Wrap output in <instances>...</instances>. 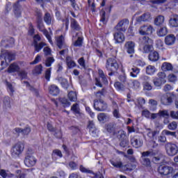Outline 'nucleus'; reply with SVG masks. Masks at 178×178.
<instances>
[{
	"instance_id": "58836bf2",
	"label": "nucleus",
	"mask_w": 178,
	"mask_h": 178,
	"mask_svg": "<svg viewBox=\"0 0 178 178\" xmlns=\"http://www.w3.org/2000/svg\"><path fill=\"white\" fill-rule=\"evenodd\" d=\"M163 22H165V17L163 15H159L154 19V24L156 26H161V24H163Z\"/></svg>"
},
{
	"instance_id": "5701e85b",
	"label": "nucleus",
	"mask_w": 178,
	"mask_h": 178,
	"mask_svg": "<svg viewBox=\"0 0 178 178\" xmlns=\"http://www.w3.org/2000/svg\"><path fill=\"white\" fill-rule=\"evenodd\" d=\"M56 44L59 49L65 48L66 46H67L65 42V37H63L62 35L56 38Z\"/></svg>"
},
{
	"instance_id": "2eb2a0df",
	"label": "nucleus",
	"mask_w": 178,
	"mask_h": 178,
	"mask_svg": "<svg viewBox=\"0 0 178 178\" xmlns=\"http://www.w3.org/2000/svg\"><path fill=\"white\" fill-rule=\"evenodd\" d=\"M114 40L115 41V44H122L124 42L125 37L124 34L122 32H115L113 34Z\"/></svg>"
},
{
	"instance_id": "3c124183",
	"label": "nucleus",
	"mask_w": 178,
	"mask_h": 178,
	"mask_svg": "<svg viewBox=\"0 0 178 178\" xmlns=\"http://www.w3.org/2000/svg\"><path fill=\"white\" fill-rule=\"evenodd\" d=\"M33 74H41L42 73V65H36L33 70Z\"/></svg>"
},
{
	"instance_id": "72a5a7b5",
	"label": "nucleus",
	"mask_w": 178,
	"mask_h": 178,
	"mask_svg": "<svg viewBox=\"0 0 178 178\" xmlns=\"http://www.w3.org/2000/svg\"><path fill=\"white\" fill-rule=\"evenodd\" d=\"M106 131L108 133H115L116 129V124L115 122H110L106 126Z\"/></svg>"
},
{
	"instance_id": "ddd939ff",
	"label": "nucleus",
	"mask_w": 178,
	"mask_h": 178,
	"mask_svg": "<svg viewBox=\"0 0 178 178\" xmlns=\"http://www.w3.org/2000/svg\"><path fill=\"white\" fill-rule=\"evenodd\" d=\"M154 44V41L148 36H142L139 38V44L140 47H145V45H150Z\"/></svg>"
},
{
	"instance_id": "c03bdc74",
	"label": "nucleus",
	"mask_w": 178,
	"mask_h": 178,
	"mask_svg": "<svg viewBox=\"0 0 178 178\" xmlns=\"http://www.w3.org/2000/svg\"><path fill=\"white\" fill-rule=\"evenodd\" d=\"M158 80H160V81L163 82L164 84L166 83V74L165 72H159L157 74V77Z\"/></svg>"
},
{
	"instance_id": "4be33fe9",
	"label": "nucleus",
	"mask_w": 178,
	"mask_h": 178,
	"mask_svg": "<svg viewBox=\"0 0 178 178\" xmlns=\"http://www.w3.org/2000/svg\"><path fill=\"white\" fill-rule=\"evenodd\" d=\"M147 131V136L149 138V140H152L155 137H156V135L159 134V131L154 130L152 131L150 128L146 129Z\"/></svg>"
},
{
	"instance_id": "bb28decb",
	"label": "nucleus",
	"mask_w": 178,
	"mask_h": 178,
	"mask_svg": "<svg viewBox=\"0 0 178 178\" xmlns=\"http://www.w3.org/2000/svg\"><path fill=\"white\" fill-rule=\"evenodd\" d=\"M56 80L58 81V83H60V85L63 88H66V90H67L69 87V82L67 81V79H64L63 77H61V76H58L56 79Z\"/></svg>"
},
{
	"instance_id": "b1692460",
	"label": "nucleus",
	"mask_w": 178,
	"mask_h": 178,
	"mask_svg": "<svg viewBox=\"0 0 178 178\" xmlns=\"http://www.w3.org/2000/svg\"><path fill=\"white\" fill-rule=\"evenodd\" d=\"M148 58L151 62H158L159 60V53L157 51H151L148 56Z\"/></svg>"
},
{
	"instance_id": "774afa93",
	"label": "nucleus",
	"mask_w": 178,
	"mask_h": 178,
	"mask_svg": "<svg viewBox=\"0 0 178 178\" xmlns=\"http://www.w3.org/2000/svg\"><path fill=\"white\" fill-rule=\"evenodd\" d=\"M170 118H172V119H177V120H178V111H170Z\"/></svg>"
},
{
	"instance_id": "0e129e2a",
	"label": "nucleus",
	"mask_w": 178,
	"mask_h": 178,
	"mask_svg": "<svg viewBox=\"0 0 178 178\" xmlns=\"http://www.w3.org/2000/svg\"><path fill=\"white\" fill-rule=\"evenodd\" d=\"M41 32L43 33L44 35H45L50 44H52V40L51 39V35H49V33L48 32V31L44 29L41 31Z\"/></svg>"
},
{
	"instance_id": "473e14b6",
	"label": "nucleus",
	"mask_w": 178,
	"mask_h": 178,
	"mask_svg": "<svg viewBox=\"0 0 178 178\" xmlns=\"http://www.w3.org/2000/svg\"><path fill=\"white\" fill-rule=\"evenodd\" d=\"M161 70H163V72L173 70V66L171 63L165 62L162 64Z\"/></svg>"
},
{
	"instance_id": "4468645a",
	"label": "nucleus",
	"mask_w": 178,
	"mask_h": 178,
	"mask_svg": "<svg viewBox=\"0 0 178 178\" xmlns=\"http://www.w3.org/2000/svg\"><path fill=\"white\" fill-rule=\"evenodd\" d=\"M120 138L121 140L120 143V147H122V148H126V147L129 145V138H127V136H126V134H124V131H120Z\"/></svg>"
},
{
	"instance_id": "8fccbe9b",
	"label": "nucleus",
	"mask_w": 178,
	"mask_h": 178,
	"mask_svg": "<svg viewBox=\"0 0 178 178\" xmlns=\"http://www.w3.org/2000/svg\"><path fill=\"white\" fill-rule=\"evenodd\" d=\"M168 130H171L172 131H175L177 129V122L176 121H172L170 122L168 124Z\"/></svg>"
},
{
	"instance_id": "09e8293b",
	"label": "nucleus",
	"mask_w": 178,
	"mask_h": 178,
	"mask_svg": "<svg viewBox=\"0 0 178 178\" xmlns=\"http://www.w3.org/2000/svg\"><path fill=\"white\" fill-rule=\"evenodd\" d=\"M72 45L78 48H81V47H83V38L78 37L77 40L72 43Z\"/></svg>"
},
{
	"instance_id": "e433bc0d",
	"label": "nucleus",
	"mask_w": 178,
	"mask_h": 178,
	"mask_svg": "<svg viewBox=\"0 0 178 178\" xmlns=\"http://www.w3.org/2000/svg\"><path fill=\"white\" fill-rule=\"evenodd\" d=\"M143 54H149L154 51V46L152 44H147L145 46H142Z\"/></svg>"
},
{
	"instance_id": "69168bd1",
	"label": "nucleus",
	"mask_w": 178,
	"mask_h": 178,
	"mask_svg": "<svg viewBox=\"0 0 178 178\" xmlns=\"http://www.w3.org/2000/svg\"><path fill=\"white\" fill-rule=\"evenodd\" d=\"M140 79L142 81L143 84H145V83H149V80H151V78L147 75H142Z\"/></svg>"
},
{
	"instance_id": "0eeeda50",
	"label": "nucleus",
	"mask_w": 178,
	"mask_h": 178,
	"mask_svg": "<svg viewBox=\"0 0 178 178\" xmlns=\"http://www.w3.org/2000/svg\"><path fill=\"white\" fill-rule=\"evenodd\" d=\"M165 148L168 156H175V155L178 154V146L175 143H168L165 144Z\"/></svg>"
},
{
	"instance_id": "ea45409f",
	"label": "nucleus",
	"mask_w": 178,
	"mask_h": 178,
	"mask_svg": "<svg viewBox=\"0 0 178 178\" xmlns=\"http://www.w3.org/2000/svg\"><path fill=\"white\" fill-rule=\"evenodd\" d=\"M66 63L69 69H72V67H76V63L73 60H72V58H70V56L66 57Z\"/></svg>"
},
{
	"instance_id": "f704fd0d",
	"label": "nucleus",
	"mask_w": 178,
	"mask_h": 178,
	"mask_svg": "<svg viewBox=\"0 0 178 178\" xmlns=\"http://www.w3.org/2000/svg\"><path fill=\"white\" fill-rule=\"evenodd\" d=\"M67 97L71 102H76L77 101V93L74 91L69 92Z\"/></svg>"
},
{
	"instance_id": "a211bd4d",
	"label": "nucleus",
	"mask_w": 178,
	"mask_h": 178,
	"mask_svg": "<svg viewBox=\"0 0 178 178\" xmlns=\"http://www.w3.org/2000/svg\"><path fill=\"white\" fill-rule=\"evenodd\" d=\"M149 20H151V13H145L143 15L136 18V22L138 23H141V22H149Z\"/></svg>"
},
{
	"instance_id": "aec40b11",
	"label": "nucleus",
	"mask_w": 178,
	"mask_h": 178,
	"mask_svg": "<svg viewBox=\"0 0 178 178\" xmlns=\"http://www.w3.org/2000/svg\"><path fill=\"white\" fill-rule=\"evenodd\" d=\"M176 42V36L173 34H170L167 36H165L164 42L166 44V45H173L175 42Z\"/></svg>"
},
{
	"instance_id": "5fc2aeb1",
	"label": "nucleus",
	"mask_w": 178,
	"mask_h": 178,
	"mask_svg": "<svg viewBox=\"0 0 178 178\" xmlns=\"http://www.w3.org/2000/svg\"><path fill=\"white\" fill-rule=\"evenodd\" d=\"M114 86L118 90V91H124V85L123 83L117 81L114 83Z\"/></svg>"
},
{
	"instance_id": "9b49d317",
	"label": "nucleus",
	"mask_w": 178,
	"mask_h": 178,
	"mask_svg": "<svg viewBox=\"0 0 178 178\" xmlns=\"http://www.w3.org/2000/svg\"><path fill=\"white\" fill-rule=\"evenodd\" d=\"M154 31V27L151 25H143L139 29L140 35H149Z\"/></svg>"
},
{
	"instance_id": "20e7f679",
	"label": "nucleus",
	"mask_w": 178,
	"mask_h": 178,
	"mask_svg": "<svg viewBox=\"0 0 178 178\" xmlns=\"http://www.w3.org/2000/svg\"><path fill=\"white\" fill-rule=\"evenodd\" d=\"M177 95L175 92L166 93L161 97V102L162 105H170L173 102V99H176Z\"/></svg>"
},
{
	"instance_id": "338daca9",
	"label": "nucleus",
	"mask_w": 178,
	"mask_h": 178,
	"mask_svg": "<svg viewBox=\"0 0 178 178\" xmlns=\"http://www.w3.org/2000/svg\"><path fill=\"white\" fill-rule=\"evenodd\" d=\"M44 79L47 80V81H49L51 79V68H49L46 70L45 74H44Z\"/></svg>"
},
{
	"instance_id": "c9c22d12",
	"label": "nucleus",
	"mask_w": 178,
	"mask_h": 178,
	"mask_svg": "<svg viewBox=\"0 0 178 178\" xmlns=\"http://www.w3.org/2000/svg\"><path fill=\"white\" fill-rule=\"evenodd\" d=\"M98 73L99 77L102 79V83H104V84H108V78H106V75L104 71L102 70H99Z\"/></svg>"
},
{
	"instance_id": "864d4df0",
	"label": "nucleus",
	"mask_w": 178,
	"mask_h": 178,
	"mask_svg": "<svg viewBox=\"0 0 178 178\" xmlns=\"http://www.w3.org/2000/svg\"><path fill=\"white\" fill-rule=\"evenodd\" d=\"M110 163L114 168H117L118 169H120L121 168L123 167V163L122 161H115L113 160H110Z\"/></svg>"
},
{
	"instance_id": "49530a36",
	"label": "nucleus",
	"mask_w": 178,
	"mask_h": 178,
	"mask_svg": "<svg viewBox=\"0 0 178 178\" xmlns=\"http://www.w3.org/2000/svg\"><path fill=\"white\" fill-rule=\"evenodd\" d=\"M6 86L7 87L8 92H10V95H13V92H15V87H13V85H12V83L6 81Z\"/></svg>"
},
{
	"instance_id": "39448f33",
	"label": "nucleus",
	"mask_w": 178,
	"mask_h": 178,
	"mask_svg": "<svg viewBox=\"0 0 178 178\" xmlns=\"http://www.w3.org/2000/svg\"><path fill=\"white\" fill-rule=\"evenodd\" d=\"M23 151H24V144L18 142L12 147L10 152L13 158H17Z\"/></svg>"
},
{
	"instance_id": "f257e3e1",
	"label": "nucleus",
	"mask_w": 178,
	"mask_h": 178,
	"mask_svg": "<svg viewBox=\"0 0 178 178\" xmlns=\"http://www.w3.org/2000/svg\"><path fill=\"white\" fill-rule=\"evenodd\" d=\"M15 53L8 50L4 51L0 56V72L1 70H3L6 67H8L9 63H10L12 60H15Z\"/></svg>"
},
{
	"instance_id": "423d86ee",
	"label": "nucleus",
	"mask_w": 178,
	"mask_h": 178,
	"mask_svg": "<svg viewBox=\"0 0 178 178\" xmlns=\"http://www.w3.org/2000/svg\"><path fill=\"white\" fill-rule=\"evenodd\" d=\"M93 108L94 109H95V111H97V112H105V111L108 109V104H106L105 101L101 99H99V100L95 99Z\"/></svg>"
},
{
	"instance_id": "603ef678",
	"label": "nucleus",
	"mask_w": 178,
	"mask_h": 178,
	"mask_svg": "<svg viewBox=\"0 0 178 178\" xmlns=\"http://www.w3.org/2000/svg\"><path fill=\"white\" fill-rule=\"evenodd\" d=\"M71 111H72L74 113H76L77 115H79L80 106H79V104L77 103L74 104L71 107Z\"/></svg>"
},
{
	"instance_id": "6ab92c4d",
	"label": "nucleus",
	"mask_w": 178,
	"mask_h": 178,
	"mask_svg": "<svg viewBox=\"0 0 178 178\" xmlns=\"http://www.w3.org/2000/svg\"><path fill=\"white\" fill-rule=\"evenodd\" d=\"M70 27L74 31H80L81 26L74 18H70Z\"/></svg>"
},
{
	"instance_id": "f03ea898",
	"label": "nucleus",
	"mask_w": 178,
	"mask_h": 178,
	"mask_svg": "<svg viewBox=\"0 0 178 178\" xmlns=\"http://www.w3.org/2000/svg\"><path fill=\"white\" fill-rule=\"evenodd\" d=\"M106 69L108 72H110L108 76H113L115 72H118L119 70V63H118L115 57L109 58L106 60Z\"/></svg>"
},
{
	"instance_id": "f3484780",
	"label": "nucleus",
	"mask_w": 178,
	"mask_h": 178,
	"mask_svg": "<svg viewBox=\"0 0 178 178\" xmlns=\"http://www.w3.org/2000/svg\"><path fill=\"white\" fill-rule=\"evenodd\" d=\"M26 0H18L17 3L13 5L14 13L16 17L22 16V11L20 10V5L19 2H24Z\"/></svg>"
},
{
	"instance_id": "e2e57ef3",
	"label": "nucleus",
	"mask_w": 178,
	"mask_h": 178,
	"mask_svg": "<svg viewBox=\"0 0 178 178\" xmlns=\"http://www.w3.org/2000/svg\"><path fill=\"white\" fill-rule=\"evenodd\" d=\"M0 176L3 177V178H9V177H13V174H8L6 173V171L4 170H1L0 171Z\"/></svg>"
},
{
	"instance_id": "7c9ffc66",
	"label": "nucleus",
	"mask_w": 178,
	"mask_h": 178,
	"mask_svg": "<svg viewBox=\"0 0 178 178\" xmlns=\"http://www.w3.org/2000/svg\"><path fill=\"white\" fill-rule=\"evenodd\" d=\"M33 45L34 47L35 52H40V51H41V49H42L44 47H46L47 43L44 42H40L38 43H35Z\"/></svg>"
},
{
	"instance_id": "052dcab7",
	"label": "nucleus",
	"mask_w": 178,
	"mask_h": 178,
	"mask_svg": "<svg viewBox=\"0 0 178 178\" xmlns=\"http://www.w3.org/2000/svg\"><path fill=\"white\" fill-rule=\"evenodd\" d=\"M55 62L54 57H49L46 59L45 65L47 67H50V66Z\"/></svg>"
},
{
	"instance_id": "cd10ccee",
	"label": "nucleus",
	"mask_w": 178,
	"mask_h": 178,
	"mask_svg": "<svg viewBox=\"0 0 178 178\" xmlns=\"http://www.w3.org/2000/svg\"><path fill=\"white\" fill-rule=\"evenodd\" d=\"M156 34L158 37H165L168 34V28L166 26H162L157 29Z\"/></svg>"
},
{
	"instance_id": "c756f323",
	"label": "nucleus",
	"mask_w": 178,
	"mask_h": 178,
	"mask_svg": "<svg viewBox=\"0 0 178 178\" xmlns=\"http://www.w3.org/2000/svg\"><path fill=\"white\" fill-rule=\"evenodd\" d=\"M19 70H20V67H19V65L16 63H13V64H11L8 69V73H15L16 72H18Z\"/></svg>"
},
{
	"instance_id": "dca6fc26",
	"label": "nucleus",
	"mask_w": 178,
	"mask_h": 178,
	"mask_svg": "<svg viewBox=\"0 0 178 178\" xmlns=\"http://www.w3.org/2000/svg\"><path fill=\"white\" fill-rule=\"evenodd\" d=\"M170 27H178V15L172 14L169 19Z\"/></svg>"
},
{
	"instance_id": "bf43d9fd",
	"label": "nucleus",
	"mask_w": 178,
	"mask_h": 178,
	"mask_svg": "<svg viewBox=\"0 0 178 178\" xmlns=\"http://www.w3.org/2000/svg\"><path fill=\"white\" fill-rule=\"evenodd\" d=\"M37 27L39 31H42L45 29V26H44V23L42 22V19L37 20Z\"/></svg>"
},
{
	"instance_id": "a18cd8bd",
	"label": "nucleus",
	"mask_w": 178,
	"mask_h": 178,
	"mask_svg": "<svg viewBox=\"0 0 178 178\" xmlns=\"http://www.w3.org/2000/svg\"><path fill=\"white\" fill-rule=\"evenodd\" d=\"M106 13L105 12V10H102L100 11V22L102 23H103V24H106L107 22H108V19H106Z\"/></svg>"
},
{
	"instance_id": "4d7b16f0",
	"label": "nucleus",
	"mask_w": 178,
	"mask_h": 178,
	"mask_svg": "<svg viewBox=\"0 0 178 178\" xmlns=\"http://www.w3.org/2000/svg\"><path fill=\"white\" fill-rule=\"evenodd\" d=\"M140 73V69L137 67L131 68V72H130V76L131 77H137L138 74Z\"/></svg>"
},
{
	"instance_id": "6e6d98bb",
	"label": "nucleus",
	"mask_w": 178,
	"mask_h": 178,
	"mask_svg": "<svg viewBox=\"0 0 178 178\" xmlns=\"http://www.w3.org/2000/svg\"><path fill=\"white\" fill-rule=\"evenodd\" d=\"M149 104L152 105L150 111H156V105H158V102H156V100L151 99L149 100Z\"/></svg>"
},
{
	"instance_id": "37998d69",
	"label": "nucleus",
	"mask_w": 178,
	"mask_h": 178,
	"mask_svg": "<svg viewBox=\"0 0 178 178\" xmlns=\"http://www.w3.org/2000/svg\"><path fill=\"white\" fill-rule=\"evenodd\" d=\"M59 101L62 104V105H63L64 108H68V106H70V105H72L70 102H69V100L65 97H60L59 99Z\"/></svg>"
},
{
	"instance_id": "4c0bfd02",
	"label": "nucleus",
	"mask_w": 178,
	"mask_h": 178,
	"mask_svg": "<svg viewBox=\"0 0 178 178\" xmlns=\"http://www.w3.org/2000/svg\"><path fill=\"white\" fill-rule=\"evenodd\" d=\"M158 115L159 118H164L165 119H168V118L170 116V114H169V111L168 110H160L158 112Z\"/></svg>"
},
{
	"instance_id": "c85d7f7f",
	"label": "nucleus",
	"mask_w": 178,
	"mask_h": 178,
	"mask_svg": "<svg viewBox=\"0 0 178 178\" xmlns=\"http://www.w3.org/2000/svg\"><path fill=\"white\" fill-rule=\"evenodd\" d=\"M158 154V151H154L152 149L143 152L141 153V157L140 158H148V156H155Z\"/></svg>"
},
{
	"instance_id": "de8ad7c7",
	"label": "nucleus",
	"mask_w": 178,
	"mask_h": 178,
	"mask_svg": "<svg viewBox=\"0 0 178 178\" xmlns=\"http://www.w3.org/2000/svg\"><path fill=\"white\" fill-rule=\"evenodd\" d=\"M161 134H163V136H170L171 137H175V138H176V137H177L176 132L170 131L168 129L163 130L161 132Z\"/></svg>"
},
{
	"instance_id": "680f3d73",
	"label": "nucleus",
	"mask_w": 178,
	"mask_h": 178,
	"mask_svg": "<svg viewBox=\"0 0 178 178\" xmlns=\"http://www.w3.org/2000/svg\"><path fill=\"white\" fill-rule=\"evenodd\" d=\"M18 76L20 77L21 80H24V79H27V72L22 70L18 71Z\"/></svg>"
},
{
	"instance_id": "2f4dec72",
	"label": "nucleus",
	"mask_w": 178,
	"mask_h": 178,
	"mask_svg": "<svg viewBox=\"0 0 178 178\" xmlns=\"http://www.w3.org/2000/svg\"><path fill=\"white\" fill-rule=\"evenodd\" d=\"M146 74L148 76H152L156 72V68L153 65H147L145 68Z\"/></svg>"
},
{
	"instance_id": "a19ab883",
	"label": "nucleus",
	"mask_w": 178,
	"mask_h": 178,
	"mask_svg": "<svg viewBox=\"0 0 178 178\" xmlns=\"http://www.w3.org/2000/svg\"><path fill=\"white\" fill-rule=\"evenodd\" d=\"M140 163L143 165V166H151V160L149 158L140 157Z\"/></svg>"
},
{
	"instance_id": "a878e982",
	"label": "nucleus",
	"mask_w": 178,
	"mask_h": 178,
	"mask_svg": "<svg viewBox=\"0 0 178 178\" xmlns=\"http://www.w3.org/2000/svg\"><path fill=\"white\" fill-rule=\"evenodd\" d=\"M97 119L99 122H102V123H105V122H108V120H109L110 117L106 113H100L97 115Z\"/></svg>"
},
{
	"instance_id": "f8f14e48",
	"label": "nucleus",
	"mask_w": 178,
	"mask_h": 178,
	"mask_svg": "<svg viewBox=\"0 0 178 178\" xmlns=\"http://www.w3.org/2000/svg\"><path fill=\"white\" fill-rule=\"evenodd\" d=\"M158 172L160 175H163V176H168V175H170V173H173L172 167L168 165H160L158 168Z\"/></svg>"
},
{
	"instance_id": "7ed1b4c3",
	"label": "nucleus",
	"mask_w": 178,
	"mask_h": 178,
	"mask_svg": "<svg viewBox=\"0 0 178 178\" xmlns=\"http://www.w3.org/2000/svg\"><path fill=\"white\" fill-rule=\"evenodd\" d=\"M37 163V159L33 156V149H28L24 159V164L28 168H33Z\"/></svg>"
},
{
	"instance_id": "1a4fd4ad",
	"label": "nucleus",
	"mask_w": 178,
	"mask_h": 178,
	"mask_svg": "<svg viewBox=\"0 0 178 178\" xmlns=\"http://www.w3.org/2000/svg\"><path fill=\"white\" fill-rule=\"evenodd\" d=\"M135 48L136 42L133 41H127L124 45V51H126L127 54H129V55H134V54H135Z\"/></svg>"
},
{
	"instance_id": "6e6552de",
	"label": "nucleus",
	"mask_w": 178,
	"mask_h": 178,
	"mask_svg": "<svg viewBox=\"0 0 178 178\" xmlns=\"http://www.w3.org/2000/svg\"><path fill=\"white\" fill-rule=\"evenodd\" d=\"M129 19H124L118 23V24L115 26L114 30H116V31H122L124 33V31L127 30V27H129Z\"/></svg>"
},
{
	"instance_id": "412c9836",
	"label": "nucleus",
	"mask_w": 178,
	"mask_h": 178,
	"mask_svg": "<svg viewBox=\"0 0 178 178\" xmlns=\"http://www.w3.org/2000/svg\"><path fill=\"white\" fill-rule=\"evenodd\" d=\"M48 90L49 94L54 97H56V95H58L60 92L59 88L56 86V85H51L49 86Z\"/></svg>"
},
{
	"instance_id": "79ce46f5",
	"label": "nucleus",
	"mask_w": 178,
	"mask_h": 178,
	"mask_svg": "<svg viewBox=\"0 0 178 178\" xmlns=\"http://www.w3.org/2000/svg\"><path fill=\"white\" fill-rule=\"evenodd\" d=\"M3 108H5L6 109H10V98L9 97H5L3 100Z\"/></svg>"
},
{
	"instance_id": "13d9d810",
	"label": "nucleus",
	"mask_w": 178,
	"mask_h": 178,
	"mask_svg": "<svg viewBox=\"0 0 178 178\" xmlns=\"http://www.w3.org/2000/svg\"><path fill=\"white\" fill-rule=\"evenodd\" d=\"M153 84L155 86V87H157L158 88H161L162 87V84H165L164 83L161 82L158 78L155 77L153 79Z\"/></svg>"
},
{
	"instance_id": "9d476101",
	"label": "nucleus",
	"mask_w": 178,
	"mask_h": 178,
	"mask_svg": "<svg viewBox=\"0 0 178 178\" xmlns=\"http://www.w3.org/2000/svg\"><path fill=\"white\" fill-rule=\"evenodd\" d=\"M131 144L133 147H134V148H140V147H143V137L138 135L134 136L131 139Z\"/></svg>"
},
{
	"instance_id": "393cba45",
	"label": "nucleus",
	"mask_w": 178,
	"mask_h": 178,
	"mask_svg": "<svg viewBox=\"0 0 178 178\" xmlns=\"http://www.w3.org/2000/svg\"><path fill=\"white\" fill-rule=\"evenodd\" d=\"M43 20L47 26H51L54 23V18L49 13H46L44 15Z\"/></svg>"
}]
</instances>
